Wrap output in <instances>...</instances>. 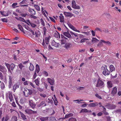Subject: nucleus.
I'll return each instance as SVG.
<instances>
[{"label":"nucleus","instance_id":"2eb2a0df","mask_svg":"<svg viewBox=\"0 0 121 121\" xmlns=\"http://www.w3.org/2000/svg\"><path fill=\"white\" fill-rule=\"evenodd\" d=\"M20 113L22 119L25 121L27 119V118L26 116L21 112H20Z\"/></svg>","mask_w":121,"mask_h":121},{"label":"nucleus","instance_id":"37998d69","mask_svg":"<svg viewBox=\"0 0 121 121\" xmlns=\"http://www.w3.org/2000/svg\"><path fill=\"white\" fill-rule=\"evenodd\" d=\"M76 88H77L78 90H83L85 88L84 87L80 86H79L78 87H76Z\"/></svg>","mask_w":121,"mask_h":121},{"label":"nucleus","instance_id":"f3484780","mask_svg":"<svg viewBox=\"0 0 121 121\" xmlns=\"http://www.w3.org/2000/svg\"><path fill=\"white\" fill-rule=\"evenodd\" d=\"M105 106L106 107H107L108 109H113L115 107L114 105L111 104L105 105Z\"/></svg>","mask_w":121,"mask_h":121},{"label":"nucleus","instance_id":"39448f33","mask_svg":"<svg viewBox=\"0 0 121 121\" xmlns=\"http://www.w3.org/2000/svg\"><path fill=\"white\" fill-rule=\"evenodd\" d=\"M72 47L71 44L69 43H66L65 44V45L64 47L66 50L70 49Z\"/></svg>","mask_w":121,"mask_h":121},{"label":"nucleus","instance_id":"a878e982","mask_svg":"<svg viewBox=\"0 0 121 121\" xmlns=\"http://www.w3.org/2000/svg\"><path fill=\"white\" fill-rule=\"evenodd\" d=\"M99 41L98 40L95 38H92L91 39V42L93 43H96Z\"/></svg>","mask_w":121,"mask_h":121},{"label":"nucleus","instance_id":"dca6fc26","mask_svg":"<svg viewBox=\"0 0 121 121\" xmlns=\"http://www.w3.org/2000/svg\"><path fill=\"white\" fill-rule=\"evenodd\" d=\"M46 103L45 101H42L40 104L38 105V106L40 107L42 106L43 107L46 106Z\"/></svg>","mask_w":121,"mask_h":121},{"label":"nucleus","instance_id":"8fccbe9b","mask_svg":"<svg viewBox=\"0 0 121 121\" xmlns=\"http://www.w3.org/2000/svg\"><path fill=\"white\" fill-rule=\"evenodd\" d=\"M5 121H7L9 119V117L8 115H7L5 117Z\"/></svg>","mask_w":121,"mask_h":121},{"label":"nucleus","instance_id":"69168bd1","mask_svg":"<svg viewBox=\"0 0 121 121\" xmlns=\"http://www.w3.org/2000/svg\"><path fill=\"white\" fill-rule=\"evenodd\" d=\"M43 32L44 35H45L46 34V32L47 30L46 29L45 27H44L43 28Z\"/></svg>","mask_w":121,"mask_h":121},{"label":"nucleus","instance_id":"0eeeda50","mask_svg":"<svg viewBox=\"0 0 121 121\" xmlns=\"http://www.w3.org/2000/svg\"><path fill=\"white\" fill-rule=\"evenodd\" d=\"M6 95L7 96L9 95V98L11 102H13L14 101L12 93L9 92L6 94Z\"/></svg>","mask_w":121,"mask_h":121},{"label":"nucleus","instance_id":"680f3d73","mask_svg":"<svg viewBox=\"0 0 121 121\" xmlns=\"http://www.w3.org/2000/svg\"><path fill=\"white\" fill-rule=\"evenodd\" d=\"M19 20L24 22H26V20L23 18L21 17H20Z\"/></svg>","mask_w":121,"mask_h":121},{"label":"nucleus","instance_id":"bf43d9fd","mask_svg":"<svg viewBox=\"0 0 121 121\" xmlns=\"http://www.w3.org/2000/svg\"><path fill=\"white\" fill-rule=\"evenodd\" d=\"M29 84H30L34 88H35V86L31 82H29Z\"/></svg>","mask_w":121,"mask_h":121},{"label":"nucleus","instance_id":"58836bf2","mask_svg":"<svg viewBox=\"0 0 121 121\" xmlns=\"http://www.w3.org/2000/svg\"><path fill=\"white\" fill-rule=\"evenodd\" d=\"M103 42L101 41V40L100 41L99 43L98 44L97 46L99 47L100 48L103 46V44L102 43Z\"/></svg>","mask_w":121,"mask_h":121},{"label":"nucleus","instance_id":"3c124183","mask_svg":"<svg viewBox=\"0 0 121 121\" xmlns=\"http://www.w3.org/2000/svg\"><path fill=\"white\" fill-rule=\"evenodd\" d=\"M30 24L31 26L33 28H35L36 26V25L32 22L30 23Z\"/></svg>","mask_w":121,"mask_h":121},{"label":"nucleus","instance_id":"c85d7f7f","mask_svg":"<svg viewBox=\"0 0 121 121\" xmlns=\"http://www.w3.org/2000/svg\"><path fill=\"white\" fill-rule=\"evenodd\" d=\"M30 65L29 67V69L30 71H33L34 68V67L33 65L31 63H30Z\"/></svg>","mask_w":121,"mask_h":121},{"label":"nucleus","instance_id":"cd10ccee","mask_svg":"<svg viewBox=\"0 0 121 121\" xmlns=\"http://www.w3.org/2000/svg\"><path fill=\"white\" fill-rule=\"evenodd\" d=\"M5 64L6 66L7 67L8 69V71L11 73V71L10 69V65L9 64L6 63H5Z\"/></svg>","mask_w":121,"mask_h":121},{"label":"nucleus","instance_id":"49530a36","mask_svg":"<svg viewBox=\"0 0 121 121\" xmlns=\"http://www.w3.org/2000/svg\"><path fill=\"white\" fill-rule=\"evenodd\" d=\"M35 82L37 85L39 86V81L38 78L35 80Z\"/></svg>","mask_w":121,"mask_h":121},{"label":"nucleus","instance_id":"473e14b6","mask_svg":"<svg viewBox=\"0 0 121 121\" xmlns=\"http://www.w3.org/2000/svg\"><path fill=\"white\" fill-rule=\"evenodd\" d=\"M35 70L37 73H39L40 71V68L38 64H36V69Z\"/></svg>","mask_w":121,"mask_h":121},{"label":"nucleus","instance_id":"f03ea898","mask_svg":"<svg viewBox=\"0 0 121 121\" xmlns=\"http://www.w3.org/2000/svg\"><path fill=\"white\" fill-rule=\"evenodd\" d=\"M25 111L26 113L29 115H31L33 114L36 113H37V111H34L28 108H27L25 109Z\"/></svg>","mask_w":121,"mask_h":121},{"label":"nucleus","instance_id":"c9c22d12","mask_svg":"<svg viewBox=\"0 0 121 121\" xmlns=\"http://www.w3.org/2000/svg\"><path fill=\"white\" fill-rule=\"evenodd\" d=\"M107 66L105 65H104L101 68V69L102 70H104L107 69Z\"/></svg>","mask_w":121,"mask_h":121},{"label":"nucleus","instance_id":"b1692460","mask_svg":"<svg viewBox=\"0 0 121 121\" xmlns=\"http://www.w3.org/2000/svg\"><path fill=\"white\" fill-rule=\"evenodd\" d=\"M91 110H88L86 109H83L80 112H91Z\"/></svg>","mask_w":121,"mask_h":121},{"label":"nucleus","instance_id":"412c9836","mask_svg":"<svg viewBox=\"0 0 121 121\" xmlns=\"http://www.w3.org/2000/svg\"><path fill=\"white\" fill-rule=\"evenodd\" d=\"M29 12L31 15H35L36 14L35 11L33 9H29Z\"/></svg>","mask_w":121,"mask_h":121},{"label":"nucleus","instance_id":"9b49d317","mask_svg":"<svg viewBox=\"0 0 121 121\" xmlns=\"http://www.w3.org/2000/svg\"><path fill=\"white\" fill-rule=\"evenodd\" d=\"M7 71V69L4 66L0 65V71L5 73Z\"/></svg>","mask_w":121,"mask_h":121},{"label":"nucleus","instance_id":"6e6552de","mask_svg":"<svg viewBox=\"0 0 121 121\" xmlns=\"http://www.w3.org/2000/svg\"><path fill=\"white\" fill-rule=\"evenodd\" d=\"M47 80L50 85L52 86L54 84L55 80L54 78L51 79L49 78H47Z\"/></svg>","mask_w":121,"mask_h":121},{"label":"nucleus","instance_id":"1a4fd4ad","mask_svg":"<svg viewBox=\"0 0 121 121\" xmlns=\"http://www.w3.org/2000/svg\"><path fill=\"white\" fill-rule=\"evenodd\" d=\"M20 86V84L19 83H16L13 86V91L15 92L16 89L19 88Z\"/></svg>","mask_w":121,"mask_h":121},{"label":"nucleus","instance_id":"4d7b16f0","mask_svg":"<svg viewBox=\"0 0 121 121\" xmlns=\"http://www.w3.org/2000/svg\"><path fill=\"white\" fill-rule=\"evenodd\" d=\"M95 96L96 97H97L98 99H102V98L100 96H99L98 94H95Z\"/></svg>","mask_w":121,"mask_h":121},{"label":"nucleus","instance_id":"f704fd0d","mask_svg":"<svg viewBox=\"0 0 121 121\" xmlns=\"http://www.w3.org/2000/svg\"><path fill=\"white\" fill-rule=\"evenodd\" d=\"M15 65L13 63H12L10 65V69L12 70H13L15 68Z\"/></svg>","mask_w":121,"mask_h":121},{"label":"nucleus","instance_id":"774afa93","mask_svg":"<svg viewBox=\"0 0 121 121\" xmlns=\"http://www.w3.org/2000/svg\"><path fill=\"white\" fill-rule=\"evenodd\" d=\"M21 15L22 17H25L27 15V14L26 13L25 14H21Z\"/></svg>","mask_w":121,"mask_h":121},{"label":"nucleus","instance_id":"de8ad7c7","mask_svg":"<svg viewBox=\"0 0 121 121\" xmlns=\"http://www.w3.org/2000/svg\"><path fill=\"white\" fill-rule=\"evenodd\" d=\"M18 66L19 68L21 70L22 69V68L24 67V66L21 63L19 65H18Z\"/></svg>","mask_w":121,"mask_h":121},{"label":"nucleus","instance_id":"2f4dec72","mask_svg":"<svg viewBox=\"0 0 121 121\" xmlns=\"http://www.w3.org/2000/svg\"><path fill=\"white\" fill-rule=\"evenodd\" d=\"M1 14L4 16H8L9 15V14L8 13H6L5 12H2L1 11H0Z\"/></svg>","mask_w":121,"mask_h":121},{"label":"nucleus","instance_id":"ddd939ff","mask_svg":"<svg viewBox=\"0 0 121 121\" xmlns=\"http://www.w3.org/2000/svg\"><path fill=\"white\" fill-rule=\"evenodd\" d=\"M98 103L97 102L91 103L89 104V106L90 107H94L98 106Z\"/></svg>","mask_w":121,"mask_h":121},{"label":"nucleus","instance_id":"ea45409f","mask_svg":"<svg viewBox=\"0 0 121 121\" xmlns=\"http://www.w3.org/2000/svg\"><path fill=\"white\" fill-rule=\"evenodd\" d=\"M27 29L29 30L30 32H31L33 35H35V33L31 29H30L29 27H27Z\"/></svg>","mask_w":121,"mask_h":121},{"label":"nucleus","instance_id":"5701e85b","mask_svg":"<svg viewBox=\"0 0 121 121\" xmlns=\"http://www.w3.org/2000/svg\"><path fill=\"white\" fill-rule=\"evenodd\" d=\"M38 118L41 121H44L47 120L48 119V117H38Z\"/></svg>","mask_w":121,"mask_h":121},{"label":"nucleus","instance_id":"4468645a","mask_svg":"<svg viewBox=\"0 0 121 121\" xmlns=\"http://www.w3.org/2000/svg\"><path fill=\"white\" fill-rule=\"evenodd\" d=\"M73 114L72 113H70L68 114H66L65 116V118H60L59 119V120H60V119H63L65 118H69V117H70L73 116Z\"/></svg>","mask_w":121,"mask_h":121},{"label":"nucleus","instance_id":"6ab92c4d","mask_svg":"<svg viewBox=\"0 0 121 121\" xmlns=\"http://www.w3.org/2000/svg\"><path fill=\"white\" fill-rule=\"evenodd\" d=\"M59 44L56 43L54 40H53L52 43V46H54L56 47H59Z\"/></svg>","mask_w":121,"mask_h":121},{"label":"nucleus","instance_id":"9d476101","mask_svg":"<svg viewBox=\"0 0 121 121\" xmlns=\"http://www.w3.org/2000/svg\"><path fill=\"white\" fill-rule=\"evenodd\" d=\"M67 30V32H63V34L64 35L67 37L70 38L71 37L70 34L69 33V30L68 29Z\"/></svg>","mask_w":121,"mask_h":121},{"label":"nucleus","instance_id":"864d4df0","mask_svg":"<svg viewBox=\"0 0 121 121\" xmlns=\"http://www.w3.org/2000/svg\"><path fill=\"white\" fill-rule=\"evenodd\" d=\"M88 40V39L84 38L82 39L80 41V42L82 43L85 42V41Z\"/></svg>","mask_w":121,"mask_h":121},{"label":"nucleus","instance_id":"c03bdc74","mask_svg":"<svg viewBox=\"0 0 121 121\" xmlns=\"http://www.w3.org/2000/svg\"><path fill=\"white\" fill-rule=\"evenodd\" d=\"M69 121H77L76 119L75 118L71 117L69 119Z\"/></svg>","mask_w":121,"mask_h":121},{"label":"nucleus","instance_id":"603ef678","mask_svg":"<svg viewBox=\"0 0 121 121\" xmlns=\"http://www.w3.org/2000/svg\"><path fill=\"white\" fill-rule=\"evenodd\" d=\"M54 36L56 37L57 38H60V36L59 34H57L55 33L54 34Z\"/></svg>","mask_w":121,"mask_h":121},{"label":"nucleus","instance_id":"e433bc0d","mask_svg":"<svg viewBox=\"0 0 121 121\" xmlns=\"http://www.w3.org/2000/svg\"><path fill=\"white\" fill-rule=\"evenodd\" d=\"M50 121H56V119L55 117H51L49 118Z\"/></svg>","mask_w":121,"mask_h":121},{"label":"nucleus","instance_id":"72a5a7b5","mask_svg":"<svg viewBox=\"0 0 121 121\" xmlns=\"http://www.w3.org/2000/svg\"><path fill=\"white\" fill-rule=\"evenodd\" d=\"M17 27H18L19 29L22 32H24V30L22 27V26L20 24H18L17 25Z\"/></svg>","mask_w":121,"mask_h":121},{"label":"nucleus","instance_id":"bb28decb","mask_svg":"<svg viewBox=\"0 0 121 121\" xmlns=\"http://www.w3.org/2000/svg\"><path fill=\"white\" fill-rule=\"evenodd\" d=\"M109 68L111 72H112V71L115 70V69L114 66L112 65H110Z\"/></svg>","mask_w":121,"mask_h":121},{"label":"nucleus","instance_id":"6e6d98bb","mask_svg":"<svg viewBox=\"0 0 121 121\" xmlns=\"http://www.w3.org/2000/svg\"><path fill=\"white\" fill-rule=\"evenodd\" d=\"M71 34L72 35H74V36L75 37H78L77 34L74 33L72 31H70Z\"/></svg>","mask_w":121,"mask_h":121},{"label":"nucleus","instance_id":"20e7f679","mask_svg":"<svg viewBox=\"0 0 121 121\" xmlns=\"http://www.w3.org/2000/svg\"><path fill=\"white\" fill-rule=\"evenodd\" d=\"M101 78L99 77L98 80L97 82L96 85L97 87H99L103 85L104 82L101 80Z\"/></svg>","mask_w":121,"mask_h":121},{"label":"nucleus","instance_id":"a18cd8bd","mask_svg":"<svg viewBox=\"0 0 121 121\" xmlns=\"http://www.w3.org/2000/svg\"><path fill=\"white\" fill-rule=\"evenodd\" d=\"M39 95L41 97H43L44 98L46 97L47 96L44 93H40L39 94Z\"/></svg>","mask_w":121,"mask_h":121},{"label":"nucleus","instance_id":"f257e3e1","mask_svg":"<svg viewBox=\"0 0 121 121\" xmlns=\"http://www.w3.org/2000/svg\"><path fill=\"white\" fill-rule=\"evenodd\" d=\"M23 94L26 97H28L29 95L32 94V92L30 89H28L27 88H24V91H23Z\"/></svg>","mask_w":121,"mask_h":121},{"label":"nucleus","instance_id":"a211bd4d","mask_svg":"<svg viewBox=\"0 0 121 121\" xmlns=\"http://www.w3.org/2000/svg\"><path fill=\"white\" fill-rule=\"evenodd\" d=\"M64 14L67 17H71L73 16L72 14L69 12H64Z\"/></svg>","mask_w":121,"mask_h":121},{"label":"nucleus","instance_id":"e2e57ef3","mask_svg":"<svg viewBox=\"0 0 121 121\" xmlns=\"http://www.w3.org/2000/svg\"><path fill=\"white\" fill-rule=\"evenodd\" d=\"M33 15H30V17L31 18H33L34 19H36L37 18V17Z\"/></svg>","mask_w":121,"mask_h":121},{"label":"nucleus","instance_id":"4c0bfd02","mask_svg":"<svg viewBox=\"0 0 121 121\" xmlns=\"http://www.w3.org/2000/svg\"><path fill=\"white\" fill-rule=\"evenodd\" d=\"M34 7L38 11H40V7L38 5L35 4L34 5Z\"/></svg>","mask_w":121,"mask_h":121},{"label":"nucleus","instance_id":"a19ab883","mask_svg":"<svg viewBox=\"0 0 121 121\" xmlns=\"http://www.w3.org/2000/svg\"><path fill=\"white\" fill-rule=\"evenodd\" d=\"M60 22H64V17L63 16H59Z\"/></svg>","mask_w":121,"mask_h":121},{"label":"nucleus","instance_id":"c756f323","mask_svg":"<svg viewBox=\"0 0 121 121\" xmlns=\"http://www.w3.org/2000/svg\"><path fill=\"white\" fill-rule=\"evenodd\" d=\"M29 103L30 107L33 108H34L35 106V105L33 103L31 102L30 101H29Z\"/></svg>","mask_w":121,"mask_h":121},{"label":"nucleus","instance_id":"7ed1b4c3","mask_svg":"<svg viewBox=\"0 0 121 121\" xmlns=\"http://www.w3.org/2000/svg\"><path fill=\"white\" fill-rule=\"evenodd\" d=\"M9 85L8 87L9 88H10L12 86V80L13 78V76L12 74H11L9 75Z\"/></svg>","mask_w":121,"mask_h":121},{"label":"nucleus","instance_id":"052dcab7","mask_svg":"<svg viewBox=\"0 0 121 121\" xmlns=\"http://www.w3.org/2000/svg\"><path fill=\"white\" fill-rule=\"evenodd\" d=\"M1 20L3 22H8L7 19L6 18H1Z\"/></svg>","mask_w":121,"mask_h":121},{"label":"nucleus","instance_id":"09e8293b","mask_svg":"<svg viewBox=\"0 0 121 121\" xmlns=\"http://www.w3.org/2000/svg\"><path fill=\"white\" fill-rule=\"evenodd\" d=\"M43 75L46 77L48 76V73L45 71H43Z\"/></svg>","mask_w":121,"mask_h":121},{"label":"nucleus","instance_id":"5fc2aeb1","mask_svg":"<svg viewBox=\"0 0 121 121\" xmlns=\"http://www.w3.org/2000/svg\"><path fill=\"white\" fill-rule=\"evenodd\" d=\"M61 43L62 45L63 44H65V43L66 41L64 39H62L60 40Z\"/></svg>","mask_w":121,"mask_h":121},{"label":"nucleus","instance_id":"393cba45","mask_svg":"<svg viewBox=\"0 0 121 121\" xmlns=\"http://www.w3.org/2000/svg\"><path fill=\"white\" fill-rule=\"evenodd\" d=\"M50 38V36H49L48 37H46L45 38V42L47 44H48L49 42V41Z\"/></svg>","mask_w":121,"mask_h":121},{"label":"nucleus","instance_id":"423d86ee","mask_svg":"<svg viewBox=\"0 0 121 121\" xmlns=\"http://www.w3.org/2000/svg\"><path fill=\"white\" fill-rule=\"evenodd\" d=\"M72 7L75 9H80V7L76 5L75 1V0H73L72 2Z\"/></svg>","mask_w":121,"mask_h":121},{"label":"nucleus","instance_id":"13d9d810","mask_svg":"<svg viewBox=\"0 0 121 121\" xmlns=\"http://www.w3.org/2000/svg\"><path fill=\"white\" fill-rule=\"evenodd\" d=\"M91 32L93 36H95V30L94 31L93 30H92L91 31Z\"/></svg>","mask_w":121,"mask_h":121},{"label":"nucleus","instance_id":"7c9ffc66","mask_svg":"<svg viewBox=\"0 0 121 121\" xmlns=\"http://www.w3.org/2000/svg\"><path fill=\"white\" fill-rule=\"evenodd\" d=\"M17 118L15 116H13L10 121H17Z\"/></svg>","mask_w":121,"mask_h":121},{"label":"nucleus","instance_id":"aec40b11","mask_svg":"<svg viewBox=\"0 0 121 121\" xmlns=\"http://www.w3.org/2000/svg\"><path fill=\"white\" fill-rule=\"evenodd\" d=\"M107 87L108 88H110L112 87L113 85L112 82L111 81H109L107 82Z\"/></svg>","mask_w":121,"mask_h":121},{"label":"nucleus","instance_id":"4be33fe9","mask_svg":"<svg viewBox=\"0 0 121 121\" xmlns=\"http://www.w3.org/2000/svg\"><path fill=\"white\" fill-rule=\"evenodd\" d=\"M117 91V88L116 87H114L112 90L111 94H112L114 95L116 94Z\"/></svg>","mask_w":121,"mask_h":121},{"label":"nucleus","instance_id":"0e129e2a","mask_svg":"<svg viewBox=\"0 0 121 121\" xmlns=\"http://www.w3.org/2000/svg\"><path fill=\"white\" fill-rule=\"evenodd\" d=\"M0 78L2 80L4 79V76H3L2 73L0 72Z\"/></svg>","mask_w":121,"mask_h":121},{"label":"nucleus","instance_id":"f8f14e48","mask_svg":"<svg viewBox=\"0 0 121 121\" xmlns=\"http://www.w3.org/2000/svg\"><path fill=\"white\" fill-rule=\"evenodd\" d=\"M110 71L107 69L105 70H103L102 72V74L104 76L109 75L110 74Z\"/></svg>","mask_w":121,"mask_h":121},{"label":"nucleus","instance_id":"79ce46f5","mask_svg":"<svg viewBox=\"0 0 121 121\" xmlns=\"http://www.w3.org/2000/svg\"><path fill=\"white\" fill-rule=\"evenodd\" d=\"M101 41L103 42V43H105L106 44H110L111 43L108 41H105L104 40H101Z\"/></svg>","mask_w":121,"mask_h":121},{"label":"nucleus","instance_id":"338daca9","mask_svg":"<svg viewBox=\"0 0 121 121\" xmlns=\"http://www.w3.org/2000/svg\"><path fill=\"white\" fill-rule=\"evenodd\" d=\"M29 81H26L23 82V84L24 85H28L29 84Z\"/></svg>","mask_w":121,"mask_h":121}]
</instances>
